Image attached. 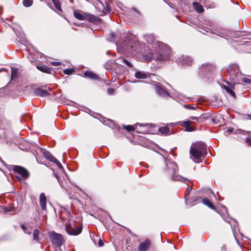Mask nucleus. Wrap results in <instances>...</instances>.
Segmentation results:
<instances>
[{"label":"nucleus","instance_id":"b1692460","mask_svg":"<svg viewBox=\"0 0 251 251\" xmlns=\"http://www.w3.org/2000/svg\"><path fill=\"white\" fill-rule=\"evenodd\" d=\"M159 132L163 134L169 135L170 134V128L167 126L161 127L159 128Z\"/></svg>","mask_w":251,"mask_h":251},{"label":"nucleus","instance_id":"4be33fe9","mask_svg":"<svg viewBox=\"0 0 251 251\" xmlns=\"http://www.w3.org/2000/svg\"><path fill=\"white\" fill-rule=\"evenodd\" d=\"M185 179H182L181 181L185 182V183H186V184L187 186V188L186 192L185 193V198L187 200L189 198L188 195H189L190 192H191V191L192 190V188L190 187L188 185L187 182H188L189 180L186 178H185Z\"/></svg>","mask_w":251,"mask_h":251},{"label":"nucleus","instance_id":"37998d69","mask_svg":"<svg viewBox=\"0 0 251 251\" xmlns=\"http://www.w3.org/2000/svg\"><path fill=\"white\" fill-rule=\"evenodd\" d=\"M2 71H6V69L5 68H2L0 69V73Z\"/></svg>","mask_w":251,"mask_h":251},{"label":"nucleus","instance_id":"c9c22d12","mask_svg":"<svg viewBox=\"0 0 251 251\" xmlns=\"http://www.w3.org/2000/svg\"><path fill=\"white\" fill-rule=\"evenodd\" d=\"M242 81L245 83H251V79L247 78H243L242 79Z\"/></svg>","mask_w":251,"mask_h":251},{"label":"nucleus","instance_id":"423d86ee","mask_svg":"<svg viewBox=\"0 0 251 251\" xmlns=\"http://www.w3.org/2000/svg\"><path fill=\"white\" fill-rule=\"evenodd\" d=\"M33 94L35 96L40 97H45L50 95V93L46 87L36 88L34 90Z\"/></svg>","mask_w":251,"mask_h":251},{"label":"nucleus","instance_id":"f8f14e48","mask_svg":"<svg viewBox=\"0 0 251 251\" xmlns=\"http://www.w3.org/2000/svg\"><path fill=\"white\" fill-rule=\"evenodd\" d=\"M122 47L125 51L129 52H132L133 50L135 51L134 47L131 45V43L130 42L127 43V42L124 41V42L122 43Z\"/></svg>","mask_w":251,"mask_h":251},{"label":"nucleus","instance_id":"aec40b11","mask_svg":"<svg viewBox=\"0 0 251 251\" xmlns=\"http://www.w3.org/2000/svg\"><path fill=\"white\" fill-rule=\"evenodd\" d=\"M36 68L39 70L46 73H50L51 70L46 65L37 66Z\"/></svg>","mask_w":251,"mask_h":251},{"label":"nucleus","instance_id":"5701e85b","mask_svg":"<svg viewBox=\"0 0 251 251\" xmlns=\"http://www.w3.org/2000/svg\"><path fill=\"white\" fill-rule=\"evenodd\" d=\"M202 203L212 209H215V207L212 202L207 199L205 198L202 200Z\"/></svg>","mask_w":251,"mask_h":251},{"label":"nucleus","instance_id":"cd10ccee","mask_svg":"<svg viewBox=\"0 0 251 251\" xmlns=\"http://www.w3.org/2000/svg\"><path fill=\"white\" fill-rule=\"evenodd\" d=\"M223 88L231 96L235 97V93L232 90L231 88H229V87L226 86V85H223Z\"/></svg>","mask_w":251,"mask_h":251},{"label":"nucleus","instance_id":"49530a36","mask_svg":"<svg viewBox=\"0 0 251 251\" xmlns=\"http://www.w3.org/2000/svg\"><path fill=\"white\" fill-rule=\"evenodd\" d=\"M99 246H102V243L101 242H99Z\"/></svg>","mask_w":251,"mask_h":251},{"label":"nucleus","instance_id":"0eeeda50","mask_svg":"<svg viewBox=\"0 0 251 251\" xmlns=\"http://www.w3.org/2000/svg\"><path fill=\"white\" fill-rule=\"evenodd\" d=\"M66 232L70 235H77L81 232V228L77 227L75 228H72L70 226H66L65 227Z\"/></svg>","mask_w":251,"mask_h":251},{"label":"nucleus","instance_id":"f3484780","mask_svg":"<svg viewBox=\"0 0 251 251\" xmlns=\"http://www.w3.org/2000/svg\"><path fill=\"white\" fill-rule=\"evenodd\" d=\"M193 5L194 6V9L199 13H201L204 11V9L203 8L202 5L199 3L197 2H194L193 3Z\"/></svg>","mask_w":251,"mask_h":251},{"label":"nucleus","instance_id":"a19ab883","mask_svg":"<svg viewBox=\"0 0 251 251\" xmlns=\"http://www.w3.org/2000/svg\"><path fill=\"white\" fill-rule=\"evenodd\" d=\"M58 167H59L60 169H62V166L61 164V163L58 161V163L57 164H56Z\"/></svg>","mask_w":251,"mask_h":251},{"label":"nucleus","instance_id":"7c9ffc66","mask_svg":"<svg viewBox=\"0 0 251 251\" xmlns=\"http://www.w3.org/2000/svg\"><path fill=\"white\" fill-rule=\"evenodd\" d=\"M21 227L25 233L29 234H30L31 232V228L30 226H25L24 225H22L21 226Z\"/></svg>","mask_w":251,"mask_h":251},{"label":"nucleus","instance_id":"09e8293b","mask_svg":"<svg viewBox=\"0 0 251 251\" xmlns=\"http://www.w3.org/2000/svg\"><path fill=\"white\" fill-rule=\"evenodd\" d=\"M48 90L50 91V88H48Z\"/></svg>","mask_w":251,"mask_h":251},{"label":"nucleus","instance_id":"c756f323","mask_svg":"<svg viewBox=\"0 0 251 251\" xmlns=\"http://www.w3.org/2000/svg\"><path fill=\"white\" fill-rule=\"evenodd\" d=\"M18 76V70L13 68H11V79Z\"/></svg>","mask_w":251,"mask_h":251},{"label":"nucleus","instance_id":"f704fd0d","mask_svg":"<svg viewBox=\"0 0 251 251\" xmlns=\"http://www.w3.org/2000/svg\"><path fill=\"white\" fill-rule=\"evenodd\" d=\"M49 160L55 163V164H57L58 162L57 159L56 158H55L54 157H53L52 155L51 157H50Z\"/></svg>","mask_w":251,"mask_h":251},{"label":"nucleus","instance_id":"9d476101","mask_svg":"<svg viewBox=\"0 0 251 251\" xmlns=\"http://www.w3.org/2000/svg\"><path fill=\"white\" fill-rule=\"evenodd\" d=\"M151 245L150 240L147 239L141 242L139 246V251H147Z\"/></svg>","mask_w":251,"mask_h":251},{"label":"nucleus","instance_id":"a211bd4d","mask_svg":"<svg viewBox=\"0 0 251 251\" xmlns=\"http://www.w3.org/2000/svg\"><path fill=\"white\" fill-rule=\"evenodd\" d=\"M96 19L97 17L96 16L88 13H84V20L94 22L96 21Z\"/></svg>","mask_w":251,"mask_h":251},{"label":"nucleus","instance_id":"4c0bfd02","mask_svg":"<svg viewBox=\"0 0 251 251\" xmlns=\"http://www.w3.org/2000/svg\"><path fill=\"white\" fill-rule=\"evenodd\" d=\"M51 64L54 66H57L60 64V63L56 61H52L51 62Z\"/></svg>","mask_w":251,"mask_h":251},{"label":"nucleus","instance_id":"473e14b6","mask_svg":"<svg viewBox=\"0 0 251 251\" xmlns=\"http://www.w3.org/2000/svg\"><path fill=\"white\" fill-rule=\"evenodd\" d=\"M23 4L25 7H29L32 4V0H24Z\"/></svg>","mask_w":251,"mask_h":251},{"label":"nucleus","instance_id":"f03ea898","mask_svg":"<svg viewBox=\"0 0 251 251\" xmlns=\"http://www.w3.org/2000/svg\"><path fill=\"white\" fill-rule=\"evenodd\" d=\"M164 170L166 175L173 180L181 181L182 179H186L185 177L176 174L178 171V166L175 162L169 159H165V160Z\"/></svg>","mask_w":251,"mask_h":251},{"label":"nucleus","instance_id":"ea45409f","mask_svg":"<svg viewBox=\"0 0 251 251\" xmlns=\"http://www.w3.org/2000/svg\"><path fill=\"white\" fill-rule=\"evenodd\" d=\"M185 107L187 108H194V107L191 105H185Z\"/></svg>","mask_w":251,"mask_h":251},{"label":"nucleus","instance_id":"6ab92c4d","mask_svg":"<svg viewBox=\"0 0 251 251\" xmlns=\"http://www.w3.org/2000/svg\"><path fill=\"white\" fill-rule=\"evenodd\" d=\"M194 152H195V153H193V152H190L191 155H192V156L193 158V159H194V160L200 159L201 157H204L205 156L204 155H203L201 153H200V152L198 151H197V150L195 151Z\"/></svg>","mask_w":251,"mask_h":251},{"label":"nucleus","instance_id":"8fccbe9b","mask_svg":"<svg viewBox=\"0 0 251 251\" xmlns=\"http://www.w3.org/2000/svg\"><path fill=\"white\" fill-rule=\"evenodd\" d=\"M201 2H202L203 0H200Z\"/></svg>","mask_w":251,"mask_h":251},{"label":"nucleus","instance_id":"ddd939ff","mask_svg":"<svg viewBox=\"0 0 251 251\" xmlns=\"http://www.w3.org/2000/svg\"><path fill=\"white\" fill-rule=\"evenodd\" d=\"M134 76L137 79H146L149 76V74L144 71H136Z\"/></svg>","mask_w":251,"mask_h":251},{"label":"nucleus","instance_id":"dca6fc26","mask_svg":"<svg viewBox=\"0 0 251 251\" xmlns=\"http://www.w3.org/2000/svg\"><path fill=\"white\" fill-rule=\"evenodd\" d=\"M141 53L142 54L143 57L146 61H150L153 56V53L151 51H148L147 53H145V52H143L141 50Z\"/></svg>","mask_w":251,"mask_h":251},{"label":"nucleus","instance_id":"1a4fd4ad","mask_svg":"<svg viewBox=\"0 0 251 251\" xmlns=\"http://www.w3.org/2000/svg\"><path fill=\"white\" fill-rule=\"evenodd\" d=\"M177 62L183 65H189L191 64L192 60L190 57L182 55L178 58Z\"/></svg>","mask_w":251,"mask_h":251},{"label":"nucleus","instance_id":"2f4dec72","mask_svg":"<svg viewBox=\"0 0 251 251\" xmlns=\"http://www.w3.org/2000/svg\"><path fill=\"white\" fill-rule=\"evenodd\" d=\"M40 234V231L37 230H34L33 232V240L36 241H38L39 240V236Z\"/></svg>","mask_w":251,"mask_h":251},{"label":"nucleus","instance_id":"72a5a7b5","mask_svg":"<svg viewBox=\"0 0 251 251\" xmlns=\"http://www.w3.org/2000/svg\"><path fill=\"white\" fill-rule=\"evenodd\" d=\"M74 72V70L73 69H67L64 70L63 72L64 74L67 75H71Z\"/></svg>","mask_w":251,"mask_h":251},{"label":"nucleus","instance_id":"de8ad7c7","mask_svg":"<svg viewBox=\"0 0 251 251\" xmlns=\"http://www.w3.org/2000/svg\"><path fill=\"white\" fill-rule=\"evenodd\" d=\"M203 70L202 68L201 67V71ZM203 70H204V69H203Z\"/></svg>","mask_w":251,"mask_h":251},{"label":"nucleus","instance_id":"7ed1b4c3","mask_svg":"<svg viewBox=\"0 0 251 251\" xmlns=\"http://www.w3.org/2000/svg\"><path fill=\"white\" fill-rule=\"evenodd\" d=\"M49 237L52 244L57 247L61 246L64 242L62 235L54 231L50 233Z\"/></svg>","mask_w":251,"mask_h":251},{"label":"nucleus","instance_id":"f257e3e1","mask_svg":"<svg viewBox=\"0 0 251 251\" xmlns=\"http://www.w3.org/2000/svg\"><path fill=\"white\" fill-rule=\"evenodd\" d=\"M154 48L155 50V59L160 61L168 59L171 50L170 47L162 42L156 41L154 43Z\"/></svg>","mask_w":251,"mask_h":251},{"label":"nucleus","instance_id":"bb28decb","mask_svg":"<svg viewBox=\"0 0 251 251\" xmlns=\"http://www.w3.org/2000/svg\"><path fill=\"white\" fill-rule=\"evenodd\" d=\"M117 60L118 63H124L129 67H131L132 66L131 63L128 61L126 60L124 58H118L117 59Z\"/></svg>","mask_w":251,"mask_h":251},{"label":"nucleus","instance_id":"c03bdc74","mask_svg":"<svg viewBox=\"0 0 251 251\" xmlns=\"http://www.w3.org/2000/svg\"><path fill=\"white\" fill-rule=\"evenodd\" d=\"M228 130L229 133H231L233 131V129L232 128H228Z\"/></svg>","mask_w":251,"mask_h":251},{"label":"nucleus","instance_id":"a18cd8bd","mask_svg":"<svg viewBox=\"0 0 251 251\" xmlns=\"http://www.w3.org/2000/svg\"><path fill=\"white\" fill-rule=\"evenodd\" d=\"M247 116L249 117V119H251V113L249 114H248Z\"/></svg>","mask_w":251,"mask_h":251},{"label":"nucleus","instance_id":"79ce46f5","mask_svg":"<svg viewBox=\"0 0 251 251\" xmlns=\"http://www.w3.org/2000/svg\"><path fill=\"white\" fill-rule=\"evenodd\" d=\"M202 66H203V67H205V68L206 70L210 68V66L208 64H206L205 65H203Z\"/></svg>","mask_w":251,"mask_h":251},{"label":"nucleus","instance_id":"9b49d317","mask_svg":"<svg viewBox=\"0 0 251 251\" xmlns=\"http://www.w3.org/2000/svg\"><path fill=\"white\" fill-rule=\"evenodd\" d=\"M46 202H47V198L45 196V194L44 193H42L40 195L39 197V203L41 207V209L43 210H45L46 209Z\"/></svg>","mask_w":251,"mask_h":251},{"label":"nucleus","instance_id":"4468645a","mask_svg":"<svg viewBox=\"0 0 251 251\" xmlns=\"http://www.w3.org/2000/svg\"><path fill=\"white\" fill-rule=\"evenodd\" d=\"M155 91L158 95L161 96L166 97L170 96L169 93L159 85H157L155 86Z\"/></svg>","mask_w":251,"mask_h":251},{"label":"nucleus","instance_id":"58836bf2","mask_svg":"<svg viewBox=\"0 0 251 251\" xmlns=\"http://www.w3.org/2000/svg\"><path fill=\"white\" fill-rule=\"evenodd\" d=\"M190 119H192V120H196V121H198V122H199V121H198V119H198V117H191L190 118Z\"/></svg>","mask_w":251,"mask_h":251},{"label":"nucleus","instance_id":"39448f33","mask_svg":"<svg viewBox=\"0 0 251 251\" xmlns=\"http://www.w3.org/2000/svg\"><path fill=\"white\" fill-rule=\"evenodd\" d=\"M13 171L21 176L23 178L26 179L29 176V173L27 170L20 166H14Z\"/></svg>","mask_w":251,"mask_h":251},{"label":"nucleus","instance_id":"e433bc0d","mask_svg":"<svg viewBox=\"0 0 251 251\" xmlns=\"http://www.w3.org/2000/svg\"><path fill=\"white\" fill-rule=\"evenodd\" d=\"M114 89L113 88H108L107 90V92L110 95H112L114 94Z\"/></svg>","mask_w":251,"mask_h":251},{"label":"nucleus","instance_id":"a878e982","mask_svg":"<svg viewBox=\"0 0 251 251\" xmlns=\"http://www.w3.org/2000/svg\"><path fill=\"white\" fill-rule=\"evenodd\" d=\"M40 150L41 152L43 153L45 157L48 159V160H50V157L52 156V155L50 152L46 151L45 150L42 148H40Z\"/></svg>","mask_w":251,"mask_h":251},{"label":"nucleus","instance_id":"2eb2a0df","mask_svg":"<svg viewBox=\"0 0 251 251\" xmlns=\"http://www.w3.org/2000/svg\"><path fill=\"white\" fill-rule=\"evenodd\" d=\"M192 122L191 121H186L182 122L181 125L185 128V130L187 131H192L194 130L193 127L190 126V124Z\"/></svg>","mask_w":251,"mask_h":251},{"label":"nucleus","instance_id":"393cba45","mask_svg":"<svg viewBox=\"0 0 251 251\" xmlns=\"http://www.w3.org/2000/svg\"><path fill=\"white\" fill-rule=\"evenodd\" d=\"M74 14L75 17L76 19H77L79 20H82V21L84 20V13H79V12L75 11L74 12Z\"/></svg>","mask_w":251,"mask_h":251},{"label":"nucleus","instance_id":"c85d7f7f","mask_svg":"<svg viewBox=\"0 0 251 251\" xmlns=\"http://www.w3.org/2000/svg\"><path fill=\"white\" fill-rule=\"evenodd\" d=\"M52 2L56 8L59 11H62L61 8V4L59 0H52Z\"/></svg>","mask_w":251,"mask_h":251},{"label":"nucleus","instance_id":"412c9836","mask_svg":"<svg viewBox=\"0 0 251 251\" xmlns=\"http://www.w3.org/2000/svg\"><path fill=\"white\" fill-rule=\"evenodd\" d=\"M84 75L85 76L90 78L91 79H98V76L96 74H95L92 72H89V71L85 72L84 73Z\"/></svg>","mask_w":251,"mask_h":251},{"label":"nucleus","instance_id":"20e7f679","mask_svg":"<svg viewBox=\"0 0 251 251\" xmlns=\"http://www.w3.org/2000/svg\"><path fill=\"white\" fill-rule=\"evenodd\" d=\"M206 145L203 142H197L193 144L190 149V152L195 153V151L197 150L200 153L205 155L206 153Z\"/></svg>","mask_w":251,"mask_h":251},{"label":"nucleus","instance_id":"6e6552de","mask_svg":"<svg viewBox=\"0 0 251 251\" xmlns=\"http://www.w3.org/2000/svg\"><path fill=\"white\" fill-rule=\"evenodd\" d=\"M146 125H143L142 124H138L137 123L135 124L134 126H123L124 127L127 131H134L135 130H136V131L139 133H141L142 132V131L139 130L137 128L138 126H145Z\"/></svg>","mask_w":251,"mask_h":251}]
</instances>
